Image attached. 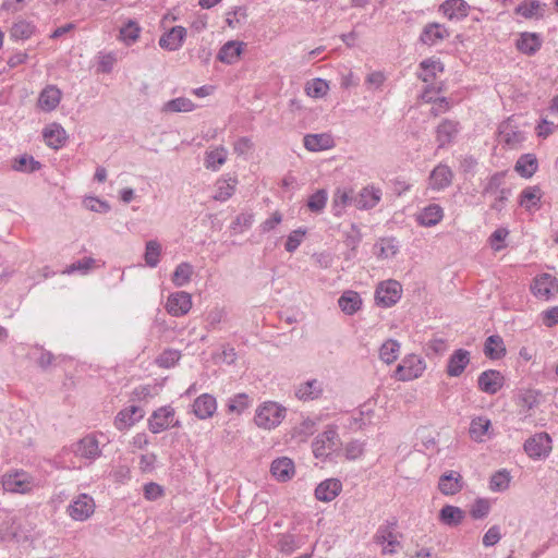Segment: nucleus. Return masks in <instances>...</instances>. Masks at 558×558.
<instances>
[{
    "label": "nucleus",
    "instance_id": "nucleus-17",
    "mask_svg": "<svg viewBox=\"0 0 558 558\" xmlns=\"http://www.w3.org/2000/svg\"><path fill=\"white\" fill-rule=\"evenodd\" d=\"M325 384L317 378L307 379L295 387V397L303 402L318 400L323 397Z\"/></svg>",
    "mask_w": 558,
    "mask_h": 558
},
{
    "label": "nucleus",
    "instance_id": "nucleus-38",
    "mask_svg": "<svg viewBox=\"0 0 558 558\" xmlns=\"http://www.w3.org/2000/svg\"><path fill=\"white\" fill-rule=\"evenodd\" d=\"M36 32V25L27 20L20 19L13 23L10 29V38L14 41H25Z\"/></svg>",
    "mask_w": 558,
    "mask_h": 558
},
{
    "label": "nucleus",
    "instance_id": "nucleus-61",
    "mask_svg": "<svg viewBox=\"0 0 558 558\" xmlns=\"http://www.w3.org/2000/svg\"><path fill=\"white\" fill-rule=\"evenodd\" d=\"M181 359V351L177 349H166L156 359V363L159 367L171 368Z\"/></svg>",
    "mask_w": 558,
    "mask_h": 558
},
{
    "label": "nucleus",
    "instance_id": "nucleus-62",
    "mask_svg": "<svg viewBox=\"0 0 558 558\" xmlns=\"http://www.w3.org/2000/svg\"><path fill=\"white\" fill-rule=\"evenodd\" d=\"M306 235V229L305 228H298L289 233L287 236V241L284 243V248L289 253H294L301 243L304 241V238Z\"/></svg>",
    "mask_w": 558,
    "mask_h": 558
},
{
    "label": "nucleus",
    "instance_id": "nucleus-10",
    "mask_svg": "<svg viewBox=\"0 0 558 558\" xmlns=\"http://www.w3.org/2000/svg\"><path fill=\"white\" fill-rule=\"evenodd\" d=\"M402 295V286L396 280L381 282L375 291L376 303L383 307H391Z\"/></svg>",
    "mask_w": 558,
    "mask_h": 558
},
{
    "label": "nucleus",
    "instance_id": "nucleus-39",
    "mask_svg": "<svg viewBox=\"0 0 558 558\" xmlns=\"http://www.w3.org/2000/svg\"><path fill=\"white\" fill-rule=\"evenodd\" d=\"M340 310L347 315H354L362 306V298L356 291L347 290L338 299Z\"/></svg>",
    "mask_w": 558,
    "mask_h": 558
},
{
    "label": "nucleus",
    "instance_id": "nucleus-12",
    "mask_svg": "<svg viewBox=\"0 0 558 558\" xmlns=\"http://www.w3.org/2000/svg\"><path fill=\"white\" fill-rule=\"evenodd\" d=\"M500 142L509 149H517L525 142L526 135L511 119L499 124L498 128Z\"/></svg>",
    "mask_w": 558,
    "mask_h": 558
},
{
    "label": "nucleus",
    "instance_id": "nucleus-6",
    "mask_svg": "<svg viewBox=\"0 0 558 558\" xmlns=\"http://www.w3.org/2000/svg\"><path fill=\"white\" fill-rule=\"evenodd\" d=\"M426 369V363L421 355L407 354L395 369L393 377L400 381L420 378Z\"/></svg>",
    "mask_w": 558,
    "mask_h": 558
},
{
    "label": "nucleus",
    "instance_id": "nucleus-7",
    "mask_svg": "<svg viewBox=\"0 0 558 558\" xmlns=\"http://www.w3.org/2000/svg\"><path fill=\"white\" fill-rule=\"evenodd\" d=\"M530 290L536 299L550 301L558 293V279L548 272L538 274L533 278Z\"/></svg>",
    "mask_w": 558,
    "mask_h": 558
},
{
    "label": "nucleus",
    "instance_id": "nucleus-2",
    "mask_svg": "<svg viewBox=\"0 0 558 558\" xmlns=\"http://www.w3.org/2000/svg\"><path fill=\"white\" fill-rule=\"evenodd\" d=\"M29 530L12 510L0 509V544H23L29 541Z\"/></svg>",
    "mask_w": 558,
    "mask_h": 558
},
{
    "label": "nucleus",
    "instance_id": "nucleus-29",
    "mask_svg": "<svg viewBox=\"0 0 558 558\" xmlns=\"http://www.w3.org/2000/svg\"><path fill=\"white\" fill-rule=\"evenodd\" d=\"M43 137L46 145L52 149L61 148L68 140L65 130L59 123H51L44 128Z\"/></svg>",
    "mask_w": 558,
    "mask_h": 558
},
{
    "label": "nucleus",
    "instance_id": "nucleus-63",
    "mask_svg": "<svg viewBox=\"0 0 558 558\" xmlns=\"http://www.w3.org/2000/svg\"><path fill=\"white\" fill-rule=\"evenodd\" d=\"M227 318V312L225 308L215 307L210 310L206 315L207 329L210 331L217 330L218 326L223 323Z\"/></svg>",
    "mask_w": 558,
    "mask_h": 558
},
{
    "label": "nucleus",
    "instance_id": "nucleus-27",
    "mask_svg": "<svg viewBox=\"0 0 558 558\" xmlns=\"http://www.w3.org/2000/svg\"><path fill=\"white\" fill-rule=\"evenodd\" d=\"M304 147L308 151L318 153L335 147L336 143L330 133L306 134L303 137Z\"/></svg>",
    "mask_w": 558,
    "mask_h": 558
},
{
    "label": "nucleus",
    "instance_id": "nucleus-30",
    "mask_svg": "<svg viewBox=\"0 0 558 558\" xmlns=\"http://www.w3.org/2000/svg\"><path fill=\"white\" fill-rule=\"evenodd\" d=\"M294 462L288 457L275 459L270 464L271 475L279 482H288L294 475Z\"/></svg>",
    "mask_w": 558,
    "mask_h": 558
},
{
    "label": "nucleus",
    "instance_id": "nucleus-35",
    "mask_svg": "<svg viewBox=\"0 0 558 558\" xmlns=\"http://www.w3.org/2000/svg\"><path fill=\"white\" fill-rule=\"evenodd\" d=\"M515 47L526 56H534L542 47V38L536 33L525 32L520 35Z\"/></svg>",
    "mask_w": 558,
    "mask_h": 558
},
{
    "label": "nucleus",
    "instance_id": "nucleus-37",
    "mask_svg": "<svg viewBox=\"0 0 558 558\" xmlns=\"http://www.w3.org/2000/svg\"><path fill=\"white\" fill-rule=\"evenodd\" d=\"M420 69L422 70L418 73V78L424 83H432L438 73L444 72V64L439 59L436 58H427L421 61Z\"/></svg>",
    "mask_w": 558,
    "mask_h": 558
},
{
    "label": "nucleus",
    "instance_id": "nucleus-51",
    "mask_svg": "<svg viewBox=\"0 0 558 558\" xmlns=\"http://www.w3.org/2000/svg\"><path fill=\"white\" fill-rule=\"evenodd\" d=\"M161 253H162V247H161V244L157 240L147 241L145 244V253H144L145 264L150 268L157 267L160 262Z\"/></svg>",
    "mask_w": 558,
    "mask_h": 558
},
{
    "label": "nucleus",
    "instance_id": "nucleus-5",
    "mask_svg": "<svg viewBox=\"0 0 558 558\" xmlns=\"http://www.w3.org/2000/svg\"><path fill=\"white\" fill-rule=\"evenodd\" d=\"M339 435L336 425H328L312 442V451L316 459L326 460L338 449Z\"/></svg>",
    "mask_w": 558,
    "mask_h": 558
},
{
    "label": "nucleus",
    "instance_id": "nucleus-42",
    "mask_svg": "<svg viewBox=\"0 0 558 558\" xmlns=\"http://www.w3.org/2000/svg\"><path fill=\"white\" fill-rule=\"evenodd\" d=\"M11 168L21 173H34L41 169V163L33 156L23 154L11 160Z\"/></svg>",
    "mask_w": 558,
    "mask_h": 558
},
{
    "label": "nucleus",
    "instance_id": "nucleus-13",
    "mask_svg": "<svg viewBox=\"0 0 558 558\" xmlns=\"http://www.w3.org/2000/svg\"><path fill=\"white\" fill-rule=\"evenodd\" d=\"M2 487L8 493L26 494L33 488V481L25 471H15L2 476Z\"/></svg>",
    "mask_w": 558,
    "mask_h": 558
},
{
    "label": "nucleus",
    "instance_id": "nucleus-57",
    "mask_svg": "<svg viewBox=\"0 0 558 558\" xmlns=\"http://www.w3.org/2000/svg\"><path fill=\"white\" fill-rule=\"evenodd\" d=\"M328 90V82L320 77L313 78L305 85V92L312 98H323L327 95Z\"/></svg>",
    "mask_w": 558,
    "mask_h": 558
},
{
    "label": "nucleus",
    "instance_id": "nucleus-4",
    "mask_svg": "<svg viewBox=\"0 0 558 558\" xmlns=\"http://www.w3.org/2000/svg\"><path fill=\"white\" fill-rule=\"evenodd\" d=\"M287 410L277 402L268 401L260 404L255 412L254 422L263 429H274L286 417Z\"/></svg>",
    "mask_w": 558,
    "mask_h": 558
},
{
    "label": "nucleus",
    "instance_id": "nucleus-21",
    "mask_svg": "<svg viewBox=\"0 0 558 558\" xmlns=\"http://www.w3.org/2000/svg\"><path fill=\"white\" fill-rule=\"evenodd\" d=\"M471 361V353L465 349L454 350L447 361L446 373L449 377H459L463 374Z\"/></svg>",
    "mask_w": 558,
    "mask_h": 558
},
{
    "label": "nucleus",
    "instance_id": "nucleus-60",
    "mask_svg": "<svg viewBox=\"0 0 558 558\" xmlns=\"http://www.w3.org/2000/svg\"><path fill=\"white\" fill-rule=\"evenodd\" d=\"M375 247L379 248L377 253L379 258L393 257L399 251L398 241L395 238H384L375 245Z\"/></svg>",
    "mask_w": 558,
    "mask_h": 558
},
{
    "label": "nucleus",
    "instance_id": "nucleus-33",
    "mask_svg": "<svg viewBox=\"0 0 558 558\" xmlns=\"http://www.w3.org/2000/svg\"><path fill=\"white\" fill-rule=\"evenodd\" d=\"M470 5L464 0H446L440 5V11L450 21H460L468 16Z\"/></svg>",
    "mask_w": 558,
    "mask_h": 558
},
{
    "label": "nucleus",
    "instance_id": "nucleus-18",
    "mask_svg": "<svg viewBox=\"0 0 558 558\" xmlns=\"http://www.w3.org/2000/svg\"><path fill=\"white\" fill-rule=\"evenodd\" d=\"M192 307V296L185 291L171 293L166 303L167 312L174 317H180L189 313Z\"/></svg>",
    "mask_w": 558,
    "mask_h": 558
},
{
    "label": "nucleus",
    "instance_id": "nucleus-52",
    "mask_svg": "<svg viewBox=\"0 0 558 558\" xmlns=\"http://www.w3.org/2000/svg\"><path fill=\"white\" fill-rule=\"evenodd\" d=\"M194 109V102L186 97L173 98L162 106L163 112H191Z\"/></svg>",
    "mask_w": 558,
    "mask_h": 558
},
{
    "label": "nucleus",
    "instance_id": "nucleus-25",
    "mask_svg": "<svg viewBox=\"0 0 558 558\" xmlns=\"http://www.w3.org/2000/svg\"><path fill=\"white\" fill-rule=\"evenodd\" d=\"M460 131L459 122L444 119L436 128V142L438 148H444L453 142Z\"/></svg>",
    "mask_w": 558,
    "mask_h": 558
},
{
    "label": "nucleus",
    "instance_id": "nucleus-53",
    "mask_svg": "<svg viewBox=\"0 0 558 558\" xmlns=\"http://www.w3.org/2000/svg\"><path fill=\"white\" fill-rule=\"evenodd\" d=\"M510 481V473L506 469L499 470L490 476L489 489L495 493H502L509 488Z\"/></svg>",
    "mask_w": 558,
    "mask_h": 558
},
{
    "label": "nucleus",
    "instance_id": "nucleus-43",
    "mask_svg": "<svg viewBox=\"0 0 558 558\" xmlns=\"http://www.w3.org/2000/svg\"><path fill=\"white\" fill-rule=\"evenodd\" d=\"M504 339L498 335L487 337L484 343V354L490 360H499L506 355Z\"/></svg>",
    "mask_w": 558,
    "mask_h": 558
},
{
    "label": "nucleus",
    "instance_id": "nucleus-1",
    "mask_svg": "<svg viewBox=\"0 0 558 558\" xmlns=\"http://www.w3.org/2000/svg\"><path fill=\"white\" fill-rule=\"evenodd\" d=\"M101 438H105V434L101 432L88 433L73 442L69 448H64L60 458L65 459L66 454L73 453L75 458L84 461V466L92 465L102 456V448L106 446V442H101ZM62 462L64 463L63 468L81 469V466H76L73 461L66 463L65 460H63Z\"/></svg>",
    "mask_w": 558,
    "mask_h": 558
},
{
    "label": "nucleus",
    "instance_id": "nucleus-49",
    "mask_svg": "<svg viewBox=\"0 0 558 558\" xmlns=\"http://www.w3.org/2000/svg\"><path fill=\"white\" fill-rule=\"evenodd\" d=\"M401 344L396 339H387L379 348V359L386 364H392L398 360Z\"/></svg>",
    "mask_w": 558,
    "mask_h": 558
},
{
    "label": "nucleus",
    "instance_id": "nucleus-11",
    "mask_svg": "<svg viewBox=\"0 0 558 558\" xmlns=\"http://www.w3.org/2000/svg\"><path fill=\"white\" fill-rule=\"evenodd\" d=\"M95 501L87 494H80L66 508L69 517L75 521H86L95 512Z\"/></svg>",
    "mask_w": 558,
    "mask_h": 558
},
{
    "label": "nucleus",
    "instance_id": "nucleus-46",
    "mask_svg": "<svg viewBox=\"0 0 558 558\" xmlns=\"http://www.w3.org/2000/svg\"><path fill=\"white\" fill-rule=\"evenodd\" d=\"M514 169L522 178H531L538 169L536 156L534 154L520 156L515 162Z\"/></svg>",
    "mask_w": 558,
    "mask_h": 558
},
{
    "label": "nucleus",
    "instance_id": "nucleus-15",
    "mask_svg": "<svg viewBox=\"0 0 558 558\" xmlns=\"http://www.w3.org/2000/svg\"><path fill=\"white\" fill-rule=\"evenodd\" d=\"M505 385V376L497 369H486L477 377V388L489 396L496 395Z\"/></svg>",
    "mask_w": 558,
    "mask_h": 558
},
{
    "label": "nucleus",
    "instance_id": "nucleus-26",
    "mask_svg": "<svg viewBox=\"0 0 558 558\" xmlns=\"http://www.w3.org/2000/svg\"><path fill=\"white\" fill-rule=\"evenodd\" d=\"M186 37V29L183 26H173L159 38V46L168 51L179 50Z\"/></svg>",
    "mask_w": 558,
    "mask_h": 558
},
{
    "label": "nucleus",
    "instance_id": "nucleus-40",
    "mask_svg": "<svg viewBox=\"0 0 558 558\" xmlns=\"http://www.w3.org/2000/svg\"><path fill=\"white\" fill-rule=\"evenodd\" d=\"M242 51L243 43L230 40L219 49L217 58L223 63L233 64L239 60Z\"/></svg>",
    "mask_w": 558,
    "mask_h": 558
},
{
    "label": "nucleus",
    "instance_id": "nucleus-28",
    "mask_svg": "<svg viewBox=\"0 0 558 558\" xmlns=\"http://www.w3.org/2000/svg\"><path fill=\"white\" fill-rule=\"evenodd\" d=\"M453 173L447 165L439 163L429 175V187L433 191H442L452 182Z\"/></svg>",
    "mask_w": 558,
    "mask_h": 558
},
{
    "label": "nucleus",
    "instance_id": "nucleus-56",
    "mask_svg": "<svg viewBox=\"0 0 558 558\" xmlns=\"http://www.w3.org/2000/svg\"><path fill=\"white\" fill-rule=\"evenodd\" d=\"M328 201V193L324 189L315 191L308 196L307 207L310 211L314 214H320L324 211Z\"/></svg>",
    "mask_w": 558,
    "mask_h": 558
},
{
    "label": "nucleus",
    "instance_id": "nucleus-9",
    "mask_svg": "<svg viewBox=\"0 0 558 558\" xmlns=\"http://www.w3.org/2000/svg\"><path fill=\"white\" fill-rule=\"evenodd\" d=\"M523 449L533 460L546 458L551 450V438L545 432L536 433L524 441Z\"/></svg>",
    "mask_w": 558,
    "mask_h": 558
},
{
    "label": "nucleus",
    "instance_id": "nucleus-31",
    "mask_svg": "<svg viewBox=\"0 0 558 558\" xmlns=\"http://www.w3.org/2000/svg\"><path fill=\"white\" fill-rule=\"evenodd\" d=\"M61 90L56 85H47L39 94L38 107L45 112L53 111L60 104Z\"/></svg>",
    "mask_w": 558,
    "mask_h": 558
},
{
    "label": "nucleus",
    "instance_id": "nucleus-55",
    "mask_svg": "<svg viewBox=\"0 0 558 558\" xmlns=\"http://www.w3.org/2000/svg\"><path fill=\"white\" fill-rule=\"evenodd\" d=\"M541 202V190L537 186H529L520 194V205L526 209L537 208Z\"/></svg>",
    "mask_w": 558,
    "mask_h": 558
},
{
    "label": "nucleus",
    "instance_id": "nucleus-50",
    "mask_svg": "<svg viewBox=\"0 0 558 558\" xmlns=\"http://www.w3.org/2000/svg\"><path fill=\"white\" fill-rule=\"evenodd\" d=\"M300 547H301V541L295 534H293L291 532L278 534L277 548L280 553H282L284 555H290L293 551H295L296 549H299Z\"/></svg>",
    "mask_w": 558,
    "mask_h": 558
},
{
    "label": "nucleus",
    "instance_id": "nucleus-14",
    "mask_svg": "<svg viewBox=\"0 0 558 558\" xmlns=\"http://www.w3.org/2000/svg\"><path fill=\"white\" fill-rule=\"evenodd\" d=\"M218 403L211 393H202L196 397L191 405V412L201 421L211 418L217 412Z\"/></svg>",
    "mask_w": 558,
    "mask_h": 558
},
{
    "label": "nucleus",
    "instance_id": "nucleus-41",
    "mask_svg": "<svg viewBox=\"0 0 558 558\" xmlns=\"http://www.w3.org/2000/svg\"><path fill=\"white\" fill-rule=\"evenodd\" d=\"M504 173L496 172L487 179L483 187V196H496L500 194L501 198H508L510 191L502 187Z\"/></svg>",
    "mask_w": 558,
    "mask_h": 558
},
{
    "label": "nucleus",
    "instance_id": "nucleus-16",
    "mask_svg": "<svg viewBox=\"0 0 558 558\" xmlns=\"http://www.w3.org/2000/svg\"><path fill=\"white\" fill-rule=\"evenodd\" d=\"M144 417V410L135 404L121 409L113 420L114 427L120 432H125L134 426Z\"/></svg>",
    "mask_w": 558,
    "mask_h": 558
},
{
    "label": "nucleus",
    "instance_id": "nucleus-47",
    "mask_svg": "<svg viewBox=\"0 0 558 558\" xmlns=\"http://www.w3.org/2000/svg\"><path fill=\"white\" fill-rule=\"evenodd\" d=\"M194 272V267L189 262L178 264L171 276V281L177 288H182L190 283Z\"/></svg>",
    "mask_w": 558,
    "mask_h": 558
},
{
    "label": "nucleus",
    "instance_id": "nucleus-44",
    "mask_svg": "<svg viewBox=\"0 0 558 558\" xmlns=\"http://www.w3.org/2000/svg\"><path fill=\"white\" fill-rule=\"evenodd\" d=\"M238 180L235 178H220L217 180L216 193L213 198L218 202L228 201L235 192Z\"/></svg>",
    "mask_w": 558,
    "mask_h": 558
},
{
    "label": "nucleus",
    "instance_id": "nucleus-32",
    "mask_svg": "<svg viewBox=\"0 0 558 558\" xmlns=\"http://www.w3.org/2000/svg\"><path fill=\"white\" fill-rule=\"evenodd\" d=\"M462 475L457 471L446 472L439 477L438 488L446 496L456 495L462 489Z\"/></svg>",
    "mask_w": 558,
    "mask_h": 558
},
{
    "label": "nucleus",
    "instance_id": "nucleus-45",
    "mask_svg": "<svg viewBox=\"0 0 558 558\" xmlns=\"http://www.w3.org/2000/svg\"><path fill=\"white\" fill-rule=\"evenodd\" d=\"M546 8V3H542L539 1H523L515 9L514 13L524 19H533V17H543L544 11Z\"/></svg>",
    "mask_w": 558,
    "mask_h": 558
},
{
    "label": "nucleus",
    "instance_id": "nucleus-36",
    "mask_svg": "<svg viewBox=\"0 0 558 558\" xmlns=\"http://www.w3.org/2000/svg\"><path fill=\"white\" fill-rule=\"evenodd\" d=\"M464 518L465 512L461 508L452 505H445L438 514L440 523L449 527L460 525Z\"/></svg>",
    "mask_w": 558,
    "mask_h": 558
},
{
    "label": "nucleus",
    "instance_id": "nucleus-24",
    "mask_svg": "<svg viewBox=\"0 0 558 558\" xmlns=\"http://www.w3.org/2000/svg\"><path fill=\"white\" fill-rule=\"evenodd\" d=\"M444 218V208L438 204H429L417 211L415 220L418 226L430 228Z\"/></svg>",
    "mask_w": 558,
    "mask_h": 558
},
{
    "label": "nucleus",
    "instance_id": "nucleus-48",
    "mask_svg": "<svg viewBox=\"0 0 558 558\" xmlns=\"http://www.w3.org/2000/svg\"><path fill=\"white\" fill-rule=\"evenodd\" d=\"M373 416L374 410L367 405H363L351 415L349 427L356 430L362 429L372 423Z\"/></svg>",
    "mask_w": 558,
    "mask_h": 558
},
{
    "label": "nucleus",
    "instance_id": "nucleus-34",
    "mask_svg": "<svg viewBox=\"0 0 558 558\" xmlns=\"http://www.w3.org/2000/svg\"><path fill=\"white\" fill-rule=\"evenodd\" d=\"M228 159V150L225 146L219 145L206 150L204 166L207 170L218 171Z\"/></svg>",
    "mask_w": 558,
    "mask_h": 558
},
{
    "label": "nucleus",
    "instance_id": "nucleus-54",
    "mask_svg": "<svg viewBox=\"0 0 558 558\" xmlns=\"http://www.w3.org/2000/svg\"><path fill=\"white\" fill-rule=\"evenodd\" d=\"M350 192L344 189H337L332 197V214L336 217L342 216L345 207L351 203Z\"/></svg>",
    "mask_w": 558,
    "mask_h": 558
},
{
    "label": "nucleus",
    "instance_id": "nucleus-23",
    "mask_svg": "<svg viewBox=\"0 0 558 558\" xmlns=\"http://www.w3.org/2000/svg\"><path fill=\"white\" fill-rule=\"evenodd\" d=\"M469 435L476 442H484L492 438V421L484 415L473 417L470 423Z\"/></svg>",
    "mask_w": 558,
    "mask_h": 558
},
{
    "label": "nucleus",
    "instance_id": "nucleus-59",
    "mask_svg": "<svg viewBox=\"0 0 558 558\" xmlns=\"http://www.w3.org/2000/svg\"><path fill=\"white\" fill-rule=\"evenodd\" d=\"M95 265V259L93 257H84L82 259L75 260L71 265L66 266L64 270H62L63 275H87L90 269Z\"/></svg>",
    "mask_w": 558,
    "mask_h": 558
},
{
    "label": "nucleus",
    "instance_id": "nucleus-20",
    "mask_svg": "<svg viewBox=\"0 0 558 558\" xmlns=\"http://www.w3.org/2000/svg\"><path fill=\"white\" fill-rule=\"evenodd\" d=\"M450 36L449 31L442 24L433 22L428 23L422 29L420 43L428 47L436 46Z\"/></svg>",
    "mask_w": 558,
    "mask_h": 558
},
{
    "label": "nucleus",
    "instance_id": "nucleus-19",
    "mask_svg": "<svg viewBox=\"0 0 558 558\" xmlns=\"http://www.w3.org/2000/svg\"><path fill=\"white\" fill-rule=\"evenodd\" d=\"M383 197L380 187L373 184L366 185L359 192L354 199L355 207L360 210H371L375 208Z\"/></svg>",
    "mask_w": 558,
    "mask_h": 558
},
{
    "label": "nucleus",
    "instance_id": "nucleus-22",
    "mask_svg": "<svg viewBox=\"0 0 558 558\" xmlns=\"http://www.w3.org/2000/svg\"><path fill=\"white\" fill-rule=\"evenodd\" d=\"M340 480L330 477L322 481L315 488V498L323 502H330L342 492Z\"/></svg>",
    "mask_w": 558,
    "mask_h": 558
},
{
    "label": "nucleus",
    "instance_id": "nucleus-58",
    "mask_svg": "<svg viewBox=\"0 0 558 558\" xmlns=\"http://www.w3.org/2000/svg\"><path fill=\"white\" fill-rule=\"evenodd\" d=\"M251 405L248 395L241 392L236 393L228 399L227 409L230 413L242 414Z\"/></svg>",
    "mask_w": 558,
    "mask_h": 558
},
{
    "label": "nucleus",
    "instance_id": "nucleus-64",
    "mask_svg": "<svg viewBox=\"0 0 558 558\" xmlns=\"http://www.w3.org/2000/svg\"><path fill=\"white\" fill-rule=\"evenodd\" d=\"M509 231L507 228H497L488 238V243L493 251L499 252L506 247L505 240Z\"/></svg>",
    "mask_w": 558,
    "mask_h": 558
},
{
    "label": "nucleus",
    "instance_id": "nucleus-8",
    "mask_svg": "<svg viewBox=\"0 0 558 558\" xmlns=\"http://www.w3.org/2000/svg\"><path fill=\"white\" fill-rule=\"evenodd\" d=\"M174 414L175 411L171 405H163L155 410L148 418V429L153 434H159L169 427H179L180 421H175L174 423Z\"/></svg>",
    "mask_w": 558,
    "mask_h": 558
},
{
    "label": "nucleus",
    "instance_id": "nucleus-3",
    "mask_svg": "<svg viewBox=\"0 0 558 558\" xmlns=\"http://www.w3.org/2000/svg\"><path fill=\"white\" fill-rule=\"evenodd\" d=\"M397 526L398 520L392 517L380 524L374 534V543L381 546V553L384 555H393L401 548V543L398 539V533L396 531Z\"/></svg>",
    "mask_w": 558,
    "mask_h": 558
}]
</instances>
